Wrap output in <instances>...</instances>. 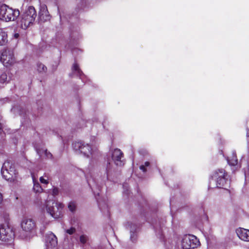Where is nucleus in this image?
Returning <instances> with one entry per match:
<instances>
[{"label": "nucleus", "mask_w": 249, "mask_h": 249, "mask_svg": "<svg viewBox=\"0 0 249 249\" xmlns=\"http://www.w3.org/2000/svg\"><path fill=\"white\" fill-rule=\"evenodd\" d=\"M136 235L134 232H131L130 234V239L132 240V241L134 242L136 240Z\"/></svg>", "instance_id": "obj_29"}, {"label": "nucleus", "mask_w": 249, "mask_h": 249, "mask_svg": "<svg viewBox=\"0 0 249 249\" xmlns=\"http://www.w3.org/2000/svg\"><path fill=\"white\" fill-rule=\"evenodd\" d=\"M37 154L42 158H45L48 159H52V154L47 151L42 145H34Z\"/></svg>", "instance_id": "obj_12"}, {"label": "nucleus", "mask_w": 249, "mask_h": 249, "mask_svg": "<svg viewBox=\"0 0 249 249\" xmlns=\"http://www.w3.org/2000/svg\"><path fill=\"white\" fill-rule=\"evenodd\" d=\"M88 182L90 186L91 189L92 190L94 194L97 195H99V192H96V191H95V190L96 189V186L95 187L93 185L92 186L91 185V183L89 180H88Z\"/></svg>", "instance_id": "obj_26"}, {"label": "nucleus", "mask_w": 249, "mask_h": 249, "mask_svg": "<svg viewBox=\"0 0 249 249\" xmlns=\"http://www.w3.org/2000/svg\"><path fill=\"white\" fill-rule=\"evenodd\" d=\"M227 174L223 169H219L215 170L212 176V179L210 181V187L213 188L215 183L216 187L223 188L227 181Z\"/></svg>", "instance_id": "obj_5"}, {"label": "nucleus", "mask_w": 249, "mask_h": 249, "mask_svg": "<svg viewBox=\"0 0 249 249\" xmlns=\"http://www.w3.org/2000/svg\"><path fill=\"white\" fill-rule=\"evenodd\" d=\"M76 208V204L74 202L71 201L68 204V208L71 212H75Z\"/></svg>", "instance_id": "obj_22"}, {"label": "nucleus", "mask_w": 249, "mask_h": 249, "mask_svg": "<svg viewBox=\"0 0 249 249\" xmlns=\"http://www.w3.org/2000/svg\"><path fill=\"white\" fill-rule=\"evenodd\" d=\"M73 149L79 154H83L86 157H89L92 154L91 146L82 142H75L72 143Z\"/></svg>", "instance_id": "obj_8"}, {"label": "nucleus", "mask_w": 249, "mask_h": 249, "mask_svg": "<svg viewBox=\"0 0 249 249\" xmlns=\"http://www.w3.org/2000/svg\"><path fill=\"white\" fill-rule=\"evenodd\" d=\"M205 218H206V220H207V219H208V217H207V216H205Z\"/></svg>", "instance_id": "obj_36"}, {"label": "nucleus", "mask_w": 249, "mask_h": 249, "mask_svg": "<svg viewBox=\"0 0 249 249\" xmlns=\"http://www.w3.org/2000/svg\"><path fill=\"white\" fill-rule=\"evenodd\" d=\"M1 130H2L1 125V124H0V133L1 132Z\"/></svg>", "instance_id": "obj_35"}, {"label": "nucleus", "mask_w": 249, "mask_h": 249, "mask_svg": "<svg viewBox=\"0 0 249 249\" xmlns=\"http://www.w3.org/2000/svg\"><path fill=\"white\" fill-rule=\"evenodd\" d=\"M64 206L63 203L53 200H47L44 203L47 213L54 218H59L62 216Z\"/></svg>", "instance_id": "obj_2"}, {"label": "nucleus", "mask_w": 249, "mask_h": 249, "mask_svg": "<svg viewBox=\"0 0 249 249\" xmlns=\"http://www.w3.org/2000/svg\"><path fill=\"white\" fill-rule=\"evenodd\" d=\"M98 203H99V202H98ZM99 205L100 207V203H99Z\"/></svg>", "instance_id": "obj_37"}, {"label": "nucleus", "mask_w": 249, "mask_h": 249, "mask_svg": "<svg viewBox=\"0 0 249 249\" xmlns=\"http://www.w3.org/2000/svg\"><path fill=\"white\" fill-rule=\"evenodd\" d=\"M88 240V237L85 235H82L80 236V242L81 243L84 244Z\"/></svg>", "instance_id": "obj_25"}, {"label": "nucleus", "mask_w": 249, "mask_h": 249, "mask_svg": "<svg viewBox=\"0 0 249 249\" xmlns=\"http://www.w3.org/2000/svg\"><path fill=\"white\" fill-rule=\"evenodd\" d=\"M123 157V153L120 149H115L112 152V159L115 164L117 166H122L124 164L122 159Z\"/></svg>", "instance_id": "obj_11"}, {"label": "nucleus", "mask_w": 249, "mask_h": 249, "mask_svg": "<svg viewBox=\"0 0 249 249\" xmlns=\"http://www.w3.org/2000/svg\"><path fill=\"white\" fill-rule=\"evenodd\" d=\"M8 42L7 35L6 32L0 29V46L5 45Z\"/></svg>", "instance_id": "obj_19"}, {"label": "nucleus", "mask_w": 249, "mask_h": 249, "mask_svg": "<svg viewBox=\"0 0 249 249\" xmlns=\"http://www.w3.org/2000/svg\"><path fill=\"white\" fill-rule=\"evenodd\" d=\"M3 200L2 196L1 194L0 193V204L1 203Z\"/></svg>", "instance_id": "obj_33"}, {"label": "nucleus", "mask_w": 249, "mask_h": 249, "mask_svg": "<svg viewBox=\"0 0 249 249\" xmlns=\"http://www.w3.org/2000/svg\"><path fill=\"white\" fill-rule=\"evenodd\" d=\"M7 80V75L5 72H3L0 75V83H6Z\"/></svg>", "instance_id": "obj_24"}, {"label": "nucleus", "mask_w": 249, "mask_h": 249, "mask_svg": "<svg viewBox=\"0 0 249 249\" xmlns=\"http://www.w3.org/2000/svg\"><path fill=\"white\" fill-rule=\"evenodd\" d=\"M247 137H249V120L247 122Z\"/></svg>", "instance_id": "obj_30"}, {"label": "nucleus", "mask_w": 249, "mask_h": 249, "mask_svg": "<svg viewBox=\"0 0 249 249\" xmlns=\"http://www.w3.org/2000/svg\"><path fill=\"white\" fill-rule=\"evenodd\" d=\"M57 243V238L53 233H50L46 239V244L48 248L54 247Z\"/></svg>", "instance_id": "obj_15"}, {"label": "nucleus", "mask_w": 249, "mask_h": 249, "mask_svg": "<svg viewBox=\"0 0 249 249\" xmlns=\"http://www.w3.org/2000/svg\"><path fill=\"white\" fill-rule=\"evenodd\" d=\"M21 227L22 231L20 236L22 239H30L36 234V224L31 218H24L21 222Z\"/></svg>", "instance_id": "obj_1"}, {"label": "nucleus", "mask_w": 249, "mask_h": 249, "mask_svg": "<svg viewBox=\"0 0 249 249\" xmlns=\"http://www.w3.org/2000/svg\"><path fill=\"white\" fill-rule=\"evenodd\" d=\"M52 195L53 196H57L59 193V189L57 188L53 187L52 190Z\"/></svg>", "instance_id": "obj_27"}, {"label": "nucleus", "mask_w": 249, "mask_h": 249, "mask_svg": "<svg viewBox=\"0 0 249 249\" xmlns=\"http://www.w3.org/2000/svg\"><path fill=\"white\" fill-rule=\"evenodd\" d=\"M19 15L18 9H13L6 4L0 6V20L5 22L14 21Z\"/></svg>", "instance_id": "obj_3"}, {"label": "nucleus", "mask_w": 249, "mask_h": 249, "mask_svg": "<svg viewBox=\"0 0 249 249\" xmlns=\"http://www.w3.org/2000/svg\"><path fill=\"white\" fill-rule=\"evenodd\" d=\"M0 61L7 67L14 64L15 59L13 51L9 50H4L1 55Z\"/></svg>", "instance_id": "obj_10"}, {"label": "nucleus", "mask_w": 249, "mask_h": 249, "mask_svg": "<svg viewBox=\"0 0 249 249\" xmlns=\"http://www.w3.org/2000/svg\"><path fill=\"white\" fill-rule=\"evenodd\" d=\"M37 67V70L39 72H45L47 70L46 67L41 63L38 64Z\"/></svg>", "instance_id": "obj_23"}, {"label": "nucleus", "mask_w": 249, "mask_h": 249, "mask_svg": "<svg viewBox=\"0 0 249 249\" xmlns=\"http://www.w3.org/2000/svg\"><path fill=\"white\" fill-rule=\"evenodd\" d=\"M149 165H150V163L148 161H146L144 163V167H145V166H148Z\"/></svg>", "instance_id": "obj_34"}, {"label": "nucleus", "mask_w": 249, "mask_h": 249, "mask_svg": "<svg viewBox=\"0 0 249 249\" xmlns=\"http://www.w3.org/2000/svg\"><path fill=\"white\" fill-rule=\"evenodd\" d=\"M75 231V229L74 228H71L70 229L66 230V232L70 235L72 234Z\"/></svg>", "instance_id": "obj_28"}, {"label": "nucleus", "mask_w": 249, "mask_h": 249, "mask_svg": "<svg viewBox=\"0 0 249 249\" xmlns=\"http://www.w3.org/2000/svg\"><path fill=\"white\" fill-rule=\"evenodd\" d=\"M140 168L141 170H142L143 172H145L146 171V170L144 167V165H142L140 166Z\"/></svg>", "instance_id": "obj_31"}, {"label": "nucleus", "mask_w": 249, "mask_h": 249, "mask_svg": "<svg viewBox=\"0 0 249 249\" xmlns=\"http://www.w3.org/2000/svg\"><path fill=\"white\" fill-rule=\"evenodd\" d=\"M49 177L46 174H44V176L41 177L39 178L40 182L42 184H48L49 183Z\"/></svg>", "instance_id": "obj_21"}, {"label": "nucleus", "mask_w": 249, "mask_h": 249, "mask_svg": "<svg viewBox=\"0 0 249 249\" xmlns=\"http://www.w3.org/2000/svg\"><path fill=\"white\" fill-rule=\"evenodd\" d=\"M1 175L3 178L7 180L14 181L17 177V172L12 162L5 161L1 168Z\"/></svg>", "instance_id": "obj_6"}, {"label": "nucleus", "mask_w": 249, "mask_h": 249, "mask_svg": "<svg viewBox=\"0 0 249 249\" xmlns=\"http://www.w3.org/2000/svg\"><path fill=\"white\" fill-rule=\"evenodd\" d=\"M14 237L13 230L6 225H0V240L7 242L11 241Z\"/></svg>", "instance_id": "obj_9"}, {"label": "nucleus", "mask_w": 249, "mask_h": 249, "mask_svg": "<svg viewBox=\"0 0 249 249\" xmlns=\"http://www.w3.org/2000/svg\"><path fill=\"white\" fill-rule=\"evenodd\" d=\"M111 172V169L110 168V163L107 165L106 170L104 171V175L103 176L102 181L103 183L105 182L107 180L109 179V176Z\"/></svg>", "instance_id": "obj_20"}, {"label": "nucleus", "mask_w": 249, "mask_h": 249, "mask_svg": "<svg viewBox=\"0 0 249 249\" xmlns=\"http://www.w3.org/2000/svg\"><path fill=\"white\" fill-rule=\"evenodd\" d=\"M36 17V13L33 6H29L21 16L20 21V27L25 30L34 22Z\"/></svg>", "instance_id": "obj_4"}, {"label": "nucleus", "mask_w": 249, "mask_h": 249, "mask_svg": "<svg viewBox=\"0 0 249 249\" xmlns=\"http://www.w3.org/2000/svg\"><path fill=\"white\" fill-rule=\"evenodd\" d=\"M39 18L42 21H46L50 19V15L45 4L40 5Z\"/></svg>", "instance_id": "obj_13"}, {"label": "nucleus", "mask_w": 249, "mask_h": 249, "mask_svg": "<svg viewBox=\"0 0 249 249\" xmlns=\"http://www.w3.org/2000/svg\"><path fill=\"white\" fill-rule=\"evenodd\" d=\"M72 72L73 74H75L76 75L79 76L80 78V79L83 80V73L81 71L78 65L76 63H74L72 65Z\"/></svg>", "instance_id": "obj_17"}, {"label": "nucleus", "mask_w": 249, "mask_h": 249, "mask_svg": "<svg viewBox=\"0 0 249 249\" xmlns=\"http://www.w3.org/2000/svg\"><path fill=\"white\" fill-rule=\"evenodd\" d=\"M238 237L244 241H249V230L244 228H238L236 231Z\"/></svg>", "instance_id": "obj_14"}, {"label": "nucleus", "mask_w": 249, "mask_h": 249, "mask_svg": "<svg viewBox=\"0 0 249 249\" xmlns=\"http://www.w3.org/2000/svg\"><path fill=\"white\" fill-rule=\"evenodd\" d=\"M14 36L15 38H18L19 37V34L18 33H15L14 35Z\"/></svg>", "instance_id": "obj_32"}, {"label": "nucleus", "mask_w": 249, "mask_h": 249, "mask_svg": "<svg viewBox=\"0 0 249 249\" xmlns=\"http://www.w3.org/2000/svg\"><path fill=\"white\" fill-rule=\"evenodd\" d=\"M31 175H32L33 181L34 183L33 189H34V191L36 192V193L41 192L42 191V189L40 184L36 180L34 175L33 174H32Z\"/></svg>", "instance_id": "obj_18"}, {"label": "nucleus", "mask_w": 249, "mask_h": 249, "mask_svg": "<svg viewBox=\"0 0 249 249\" xmlns=\"http://www.w3.org/2000/svg\"><path fill=\"white\" fill-rule=\"evenodd\" d=\"M199 246V241L195 235L186 234L182 238L181 246L182 249H194Z\"/></svg>", "instance_id": "obj_7"}, {"label": "nucleus", "mask_w": 249, "mask_h": 249, "mask_svg": "<svg viewBox=\"0 0 249 249\" xmlns=\"http://www.w3.org/2000/svg\"><path fill=\"white\" fill-rule=\"evenodd\" d=\"M227 160L231 166L235 167L237 165L238 160L235 152H232L231 156L227 157Z\"/></svg>", "instance_id": "obj_16"}]
</instances>
